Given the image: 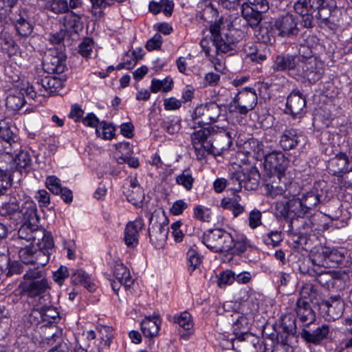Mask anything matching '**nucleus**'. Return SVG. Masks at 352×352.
Here are the masks:
<instances>
[{
  "mask_svg": "<svg viewBox=\"0 0 352 352\" xmlns=\"http://www.w3.org/2000/svg\"><path fill=\"white\" fill-rule=\"evenodd\" d=\"M279 181V185L272 184L271 188H269L268 193L272 197H276L278 195H282L285 193L287 190V186L291 184L290 179L286 176L282 177V180Z\"/></svg>",
  "mask_w": 352,
  "mask_h": 352,
  "instance_id": "nucleus-51",
  "label": "nucleus"
},
{
  "mask_svg": "<svg viewBox=\"0 0 352 352\" xmlns=\"http://www.w3.org/2000/svg\"><path fill=\"white\" fill-rule=\"evenodd\" d=\"M19 213L22 214L24 223H28L32 226L38 223L39 218L37 214L36 204L30 200L24 202L22 208H20Z\"/></svg>",
  "mask_w": 352,
  "mask_h": 352,
  "instance_id": "nucleus-36",
  "label": "nucleus"
},
{
  "mask_svg": "<svg viewBox=\"0 0 352 352\" xmlns=\"http://www.w3.org/2000/svg\"><path fill=\"white\" fill-rule=\"evenodd\" d=\"M223 23V18L221 17L218 21H216L210 27V32L211 34V38L210 39L204 38L201 41V46L204 50L206 55H210L211 52V46L210 43L212 40H214L217 37H219L222 34L221 33V25Z\"/></svg>",
  "mask_w": 352,
  "mask_h": 352,
  "instance_id": "nucleus-42",
  "label": "nucleus"
},
{
  "mask_svg": "<svg viewBox=\"0 0 352 352\" xmlns=\"http://www.w3.org/2000/svg\"><path fill=\"white\" fill-rule=\"evenodd\" d=\"M232 341V348L237 352H259L262 349L258 339L247 333L236 334Z\"/></svg>",
  "mask_w": 352,
  "mask_h": 352,
  "instance_id": "nucleus-16",
  "label": "nucleus"
},
{
  "mask_svg": "<svg viewBox=\"0 0 352 352\" xmlns=\"http://www.w3.org/2000/svg\"><path fill=\"white\" fill-rule=\"evenodd\" d=\"M214 131L212 126H208L195 131L191 135L192 146L195 151H202L203 155L204 151L208 153L212 151L211 140H208V138Z\"/></svg>",
  "mask_w": 352,
  "mask_h": 352,
  "instance_id": "nucleus-21",
  "label": "nucleus"
},
{
  "mask_svg": "<svg viewBox=\"0 0 352 352\" xmlns=\"http://www.w3.org/2000/svg\"><path fill=\"white\" fill-rule=\"evenodd\" d=\"M202 263V257L196 248H190L186 253V265L188 272L191 274L199 268Z\"/></svg>",
  "mask_w": 352,
  "mask_h": 352,
  "instance_id": "nucleus-43",
  "label": "nucleus"
},
{
  "mask_svg": "<svg viewBox=\"0 0 352 352\" xmlns=\"http://www.w3.org/2000/svg\"><path fill=\"white\" fill-rule=\"evenodd\" d=\"M233 246L230 249V252H228L229 254H236L243 253L246 250L247 241L245 239L241 238L240 239L235 240L232 237Z\"/></svg>",
  "mask_w": 352,
  "mask_h": 352,
  "instance_id": "nucleus-62",
  "label": "nucleus"
},
{
  "mask_svg": "<svg viewBox=\"0 0 352 352\" xmlns=\"http://www.w3.org/2000/svg\"><path fill=\"white\" fill-rule=\"evenodd\" d=\"M32 161L31 156L28 151H21L14 157L13 162L16 169L21 173L30 167Z\"/></svg>",
  "mask_w": 352,
  "mask_h": 352,
  "instance_id": "nucleus-47",
  "label": "nucleus"
},
{
  "mask_svg": "<svg viewBox=\"0 0 352 352\" xmlns=\"http://www.w3.org/2000/svg\"><path fill=\"white\" fill-rule=\"evenodd\" d=\"M292 228H295L300 236L310 235L314 231V223L310 219L299 217L292 219L290 222Z\"/></svg>",
  "mask_w": 352,
  "mask_h": 352,
  "instance_id": "nucleus-37",
  "label": "nucleus"
},
{
  "mask_svg": "<svg viewBox=\"0 0 352 352\" xmlns=\"http://www.w3.org/2000/svg\"><path fill=\"white\" fill-rule=\"evenodd\" d=\"M15 28L18 34L22 37L30 36L33 30L32 25L23 17H20L16 20Z\"/></svg>",
  "mask_w": 352,
  "mask_h": 352,
  "instance_id": "nucleus-54",
  "label": "nucleus"
},
{
  "mask_svg": "<svg viewBox=\"0 0 352 352\" xmlns=\"http://www.w3.org/2000/svg\"><path fill=\"white\" fill-rule=\"evenodd\" d=\"M264 166L271 172H274L278 180L285 175L287 167V160L284 154L280 151L268 152L264 156Z\"/></svg>",
  "mask_w": 352,
  "mask_h": 352,
  "instance_id": "nucleus-11",
  "label": "nucleus"
},
{
  "mask_svg": "<svg viewBox=\"0 0 352 352\" xmlns=\"http://www.w3.org/2000/svg\"><path fill=\"white\" fill-rule=\"evenodd\" d=\"M257 95L253 88L245 87L239 91L230 104V111L246 115L257 104Z\"/></svg>",
  "mask_w": 352,
  "mask_h": 352,
  "instance_id": "nucleus-5",
  "label": "nucleus"
},
{
  "mask_svg": "<svg viewBox=\"0 0 352 352\" xmlns=\"http://www.w3.org/2000/svg\"><path fill=\"white\" fill-rule=\"evenodd\" d=\"M168 225L165 221L160 222L155 220L153 216H151L148 234L151 242L155 248H160L164 245L168 238Z\"/></svg>",
  "mask_w": 352,
  "mask_h": 352,
  "instance_id": "nucleus-17",
  "label": "nucleus"
},
{
  "mask_svg": "<svg viewBox=\"0 0 352 352\" xmlns=\"http://www.w3.org/2000/svg\"><path fill=\"white\" fill-rule=\"evenodd\" d=\"M330 334V327L323 324L313 331L303 329L300 333L301 338L307 342L314 345L320 344L324 340L329 338Z\"/></svg>",
  "mask_w": 352,
  "mask_h": 352,
  "instance_id": "nucleus-25",
  "label": "nucleus"
},
{
  "mask_svg": "<svg viewBox=\"0 0 352 352\" xmlns=\"http://www.w3.org/2000/svg\"><path fill=\"white\" fill-rule=\"evenodd\" d=\"M344 258L342 248H320L311 257V264L317 267H331L341 263Z\"/></svg>",
  "mask_w": 352,
  "mask_h": 352,
  "instance_id": "nucleus-4",
  "label": "nucleus"
},
{
  "mask_svg": "<svg viewBox=\"0 0 352 352\" xmlns=\"http://www.w3.org/2000/svg\"><path fill=\"white\" fill-rule=\"evenodd\" d=\"M143 219L137 218L133 221H129L125 226L124 241L129 248L135 247L139 242V233L144 228Z\"/></svg>",
  "mask_w": 352,
  "mask_h": 352,
  "instance_id": "nucleus-23",
  "label": "nucleus"
},
{
  "mask_svg": "<svg viewBox=\"0 0 352 352\" xmlns=\"http://www.w3.org/2000/svg\"><path fill=\"white\" fill-rule=\"evenodd\" d=\"M38 249L33 246L25 245L19 248V255L21 261L25 264L35 265L37 267L45 266L50 261L54 248V240L52 235H48L43 241L36 243Z\"/></svg>",
  "mask_w": 352,
  "mask_h": 352,
  "instance_id": "nucleus-1",
  "label": "nucleus"
},
{
  "mask_svg": "<svg viewBox=\"0 0 352 352\" xmlns=\"http://www.w3.org/2000/svg\"><path fill=\"white\" fill-rule=\"evenodd\" d=\"M221 113V107L216 102H210L196 107L192 118L199 124H210L218 120Z\"/></svg>",
  "mask_w": 352,
  "mask_h": 352,
  "instance_id": "nucleus-7",
  "label": "nucleus"
},
{
  "mask_svg": "<svg viewBox=\"0 0 352 352\" xmlns=\"http://www.w3.org/2000/svg\"><path fill=\"white\" fill-rule=\"evenodd\" d=\"M236 34L235 30H228L214 40L211 41V47H214L217 54L220 52L228 53L236 50V45L239 41V37L236 36Z\"/></svg>",
  "mask_w": 352,
  "mask_h": 352,
  "instance_id": "nucleus-19",
  "label": "nucleus"
},
{
  "mask_svg": "<svg viewBox=\"0 0 352 352\" xmlns=\"http://www.w3.org/2000/svg\"><path fill=\"white\" fill-rule=\"evenodd\" d=\"M51 233L46 232L44 229L40 228L38 224L32 226L28 223H23L18 231L19 243L23 244V241L30 243V246L33 243L43 241Z\"/></svg>",
  "mask_w": 352,
  "mask_h": 352,
  "instance_id": "nucleus-12",
  "label": "nucleus"
},
{
  "mask_svg": "<svg viewBox=\"0 0 352 352\" xmlns=\"http://www.w3.org/2000/svg\"><path fill=\"white\" fill-rule=\"evenodd\" d=\"M243 175L242 182L243 188L248 190H252L257 188L259 184L260 173L254 166L243 168L241 170Z\"/></svg>",
  "mask_w": 352,
  "mask_h": 352,
  "instance_id": "nucleus-31",
  "label": "nucleus"
},
{
  "mask_svg": "<svg viewBox=\"0 0 352 352\" xmlns=\"http://www.w3.org/2000/svg\"><path fill=\"white\" fill-rule=\"evenodd\" d=\"M221 76L219 74H215L214 72H208L206 74L204 81H203V87H214L217 86L220 81Z\"/></svg>",
  "mask_w": 352,
  "mask_h": 352,
  "instance_id": "nucleus-63",
  "label": "nucleus"
},
{
  "mask_svg": "<svg viewBox=\"0 0 352 352\" xmlns=\"http://www.w3.org/2000/svg\"><path fill=\"white\" fill-rule=\"evenodd\" d=\"M28 89L27 96L34 99L37 94L48 97L55 94L63 87V81L57 77L46 76L41 77L38 76L34 78L32 82Z\"/></svg>",
  "mask_w": 352,
  "mask_h": 352,
  "instance_id": "nucleus-3",
  "label": "nucleus"
},
{
  "mask_svg": "<svg viewBox=\"0 0 352 352\" xmlns=\"http://www.w3.org/2000/svg\"><path fill=\"white\" fill-rule=\"evenodd\" d=\"M46 8L55 14L66 13L69 11L66 0H52L46 4Z\"/></svg>",
  "mask_w": 352,
  "mask_h": 352,
  "instance_id": "nucleus-56",
  "label": "nucleus"
},
{
  "mask_svg": "<svg viewBox=\"0 0 352 352\" xmlns=\"http://www.w3.org/2000/svg\"><path fill=\"white\" fill-rule=\"evenodd\" d=\"M307 141V138L296 129H285L280 136V146L285 151H289L298 147H303Z\"/></svg>",
  "mask_w": 352,
  "mask_h": 352,
  "instance_id": "nucleus-20",
  "label": "nucleus"
},
{
  "mask_svg": "<svg viewBox=\"0 0 352 352\" xmlns=\"http://www.w3.org/2000/svg\"><path fill=\"white\" fill-rule=\"evenodd\" d=\"M323 267H317L312 265L307 270V273L316 278L321 286L330 289L342 287L343 280L342 274L336 271H325Z\"/></svg>",
  "mask_w": 352,
  "mask_h": 352,
  "instance_id": "nucleus-6",
  "label": "nucleus"
},
{
  "mask_svg": "<svg viewBox=\"0 0 352 352\" xmlns=\"http://www.w3.org/2000/svg\"><path fill=\"white\" fill-rule=\"evenodd\" d=\"M327 168L331 175L342 177L346 173H351L352 177V160H350L344 153H340L331 158L327 162ZM349 184L352 185V179Z\"/></svg>",
  "mask_w": 352,
  "mask_h": 352,
  "instance_id": "nucleus-13",
  "label": "nucleus"
},
{
  "mask_svg": "<svg viewBox=\"0 0 352 352\" xmlns=\"http://www.w3.org/2000/svg\"><path fill=\"white\" fill-rule=\"evenodd\" d=\"M322 66L321 61L315 57L301 59L298 65V74L310 83L318 81L322 76Z\"/></svg>",
  "mask_w": 352,
  "mask_h": 352,
  "instance_id": "nucleus-8",
  "label": "nucleus"
},
{
  "mask_svg": "<svg viewBox=\"0 0 352 352\" xmlns=\"http://www.w3.org/2000/svg\"><path fill=\"white\" fill-rule=\"evenodd\" d=\"M202 243L215 253L228 254L233 246L232 234L221 228L206 231L202 236Z\"/></svg>",
  "mask_w": 352,
  "mask_h": 352,
  "instance_id": "nucleus-2",
  "label": "nucleus"
},
{
  "mask_svg": "<svg viewBox=\"0 0 352 352\" xmlns=\"http://www.w3.org/2000/svg\"><path fill=\"white\" fill-rule=\"evenodd\" d=\"M193 217L202 222H210L212 219V211L208 208L197 205L193 209Z\"/></svg>",
  "mask_w": 352,
  "mask_h": 352,
  "instance_id": "nucleus-55",
  "label": "nucleus"
},
{
  "mask_svg": "<svg viewBox=\"0 0 352 352\" xmlns=\"http://www.w3.org/2000/svg\"><path fill=\"white\" fill-rule=\"evenodd\" d=\"M243 149L246 153L258 160L263 159L269 150L262 142L256 138H250L245 142Z\"/></svg>",
  "mask_w": 352,
  "mask_h": 352,
  "instance_id": "nucleus-30",
  "label": "nucleus"
},
{
  "mask_svg": "<svg viewBox=\"0 0 352 352\" xmlns=\"http://www.w3.org/2000/svg\"><path fill=\"white\" fill-rule=\"evenodd\" d=\"M242 177L243 175L241 173V170H237L230 174L227 184L229 190H230L234 195L241 191L242 188H243Z\"/></svg>",
  "mask_w": 352,
  "mask_h": 352,
  "instance_id": "nucleus-49",
  "label": "nucleus"
},
{
  "mask_svg": "<svg viewBox=\"0 0 352 352\" xmlns=\"http://www.w3.org/2000/svg\"><path fill=\"white\" fill-rule=\"evenodd\" d=\"M212 145V151L209 153L223 151L228 149L232 144L231 137L228 133L222 131L216 134L215 137L211 140Z\"/></svg>",
  "mask_w": 352,
  "mask_h": 352,
  "instance_id": "nucleus-38",
  "label": "nucleus"
},
{
  "mask_svg": "<svg viewBox=\"0 0 352 352\" xmlns=\"http://www.w3.org/2000/svg\"><path fill=\"white\" fill-rule=\"evenodd\" d=\"M298 17L291 13L279 16L274 21V28L277 35L281 37H291L298 34Z\"/></svg>",
  "mask_w": 352,
  "mask_h": 352,
  "instance_id": "nucleus-10",
  "label": "nucleus"
},
{
  "mask_svg": "<svg viewBox=\"0 0 352 352\" xmlns=\"http://www.w3.org/2000/svg\"><path fill=\"white\" fill-rule=\"evenodd\" d=\"M299 60V58L293 55L279 54L274 58L272 69L274 72H283L294 69L298 70Z\"/></svg>",
  "mask_w": 352,
  "mask_h": 352,
  "instance_id": "nucleus-29",
  "label": "nucleus"
},
{
  "mask_svg": "<svg viewBox=\"0 0 352 352\" xmlns=\"http://www.w3.org/2000/svg\"><path fill=\"white\" fill-rule=\"evenodd\" d=\"M169 321L177 324L185 330H190L193 328L194 322L191 315L188 311H183L175 314L174 316H168Z\"/></svg>",
  "mask_w": 352,
  "mask_h": 352,
  "instance_id": "nucleus-44",
  "label": "nucleus"
},
{
  "mask_svg": "<svg viewBox=\"0 0 352 352\" xmlns=\"http://www.w3.org/2000/svg\"><path fill=\"white\" fill-rule=\"evenodd\" d=\"M241 13L243 17L251 27L258 25L261 21L262 14L258 10L250 8L249 3H243L241 5Z\"/></svg>",
  "mask_w": 352,
  "mask_h": 352,
  "instance_id": "nucleus-41",
  "label": "nucleus"
},
{
  "mask_svg": "<svg viewBox=\"0 0 352 352\" xmlns=\"http://www.w3.org/2000/svg\"><path fill=\"white\" fill-rule=\"evenodd\" d=\"M235 280V274L230 270L224 271L217 276V285L220 287L231 285Z\"/></svg>",
  "mask_w": 352,
  "mask_h": 352,
  "instance_id": "nucleus-58",
  "label": "nucleus"
},
{
  "mask_svg": "<svg viewBox=\"0 0 352 352\" xmlns=\"http://www.w3.org/2000/svg\"><path fill=\"white\" fill-rule=\"evenodd\" d=\"M276 210L280 217L292 219L307 214L299 196L277 202Z\"/></svg>",
  "mask_w": 352,
  "mask_h": 352,
  "instance_id": "nucleus-9",
  "label": "nucleus"
},
{
  "mask_svg": "<svg viewBox=\"0 0 352 352\" xmlns=\"http://www.w3.org/2000/svg\"><path fill=\"white\" fill-rule=\"evenodd\" d=\"M45 185L48 190L54 195H58L63 188L60 185V180L54 175L46 178Z\"/></svg>",
  "mask_w": 352,
  "mask_h": 352,
  "instance_id": "nucleus-60",
  "label": "nucleus"
},
{
  "mask_svg": "<svg viewBox=\"0 0 352 352\" xmlns=\"http://www.w3.org/2000/svg\"><path fill=\"white\" fill-rule=\"evenodd\" d=\"M321 311L324 312V317L327 320H335L339 318L342 314L343 302L338 297L331 298L327 300H322L319 303Z\"/></svg>",
  "mask_w": 352,
  "mask_h": 352,
  "instance_id": "nucleus-24",
  "label": "nucleus"
},
{
  "mask_svg": "<svg viewBox=\"0 0 352 352\" xmlns=\"http://www.w3.org/2000/svg\"><path fill=\"white\" fill-rule=\"evenodd\" d=\"M35 302L34 309L41 312L46 307H49L51 305V296L48 292L43 293L42 295L36 296L35 299H32Z\"/></svg>",
  "mask_w": 352,
  "mask_h": 352,
  "instance_id": "nucleus-57",
  "label": "nucleus"
},
{
  "mask_svg": "<svg viewBox=\"0 0 352 352\" xmlns=\"http://www.w3.org/2000/svg\"><path fill=\"white\" fill-rule=\"evenodd\" d=\"M161 320L157 315L146 317L141 323V330L144 336L153 338L156 336L160 331Z\"/></svg>",
  "mask_w": 352,
  "mask_h": 352,
  "instance_id": "nucleus-33",
  "label": "nucleus"
},
{
  "mask_svg": "<svg viewBox=\"0 0 352 352\" xmlns=\"http://www.w3.org/2000/svg\"><path fill=\"white\" fill-rule=\"evenodd\" d=\"M299 197L307 213L309 214L321 202L322 194L316 186H314L309 191L299 195Z\"/></svg>",
  "mask_w": 352,
  "mask_h": 352,
  "instance_id": "nucleus-32",
  "label": "nucleus"
},
{
  "mask_svg": "<svg viewBox=\"0 0 352 352\" xmlns=\"http://www.w3.org/2000/svg\"><path fill=\"white\" fill-rule=\"evenodd\" d=\"M173 8L174 3L170 0L151 1L148 5V10L152 14H157L160 12H163L167 16L172 14Z\"/></svg>",
  "mask_w": 352,
  "mask_h": 352,
  "instance_id": "nucleus-40",
  "label": "nucleus"
},
{
  "mask_svg": "<svg viewBox=\"0 0 352 352\" xmlns=\"http://www.w3.org/2000/svg\"><path fill=\"white\" fill-rule=\"evenodd\" d=\"M271 25H261L256 34L257 38L262 43L272 44L275 42L277 33Z\"/></svg>",
  "mask_w": 352,
  "mask_h": 352,
  "instance_id": "nucleus-45",
  "label": "nucleus"
},
{
  "mask_svg": "<svg viewBox=\"0 0 352 352\" xmlns=\"http://www.w3.org/2000/svg\"><path fill=\"white\" fill-rule=\"evenodd\" d=\"M30 87L29 82H22L11 89L6 97L7 108L12 111H18L27 102V99L32 100L27 96V90Z\"/></svg>",
  "mask_w": 352,
  "mask_h": 352,
  "instance_id": "nucleus-15",
  "label": "nucleus"
},
{
  "mask_svg": "<svg viewBox=\"0 0 352 352\" xmlns=\"http://www.w3.org/2000/svg\"><path fill=\"white\" fill-rule=\"evenodd\" d=\"M23 278L25 281H32V280H39L42 278H47L45 272L43 270H39V267L30 268L26 271L23 275Z\"/></svg>",
  "mask_w": 352,
  "mask_h": 352,
  "instance_id": "nucleus-59",
  "label": "nucleus"
},
{
  "mask_svg": "<svg viewBox=\"0 0 352 352\" xmlns=\"http://www.w3.org/2000/svg\"><path fill=\"white\" fill-rule=\"evenodd\" d=\"M115 127L112 124L102 121L100 122L99 126L96 127V133L98 137L103 140H109L115 137Z\"/></svg>",
  "mask_w": 352,
  "mask_h": 352,
  "instance_id": "nucleus-50",
  "label": "nucleus"
},
{
  "mask_svg": "<svg viewBox=\"0 0 352 352\" xmlns=\"http://www.w3.org/2000/svg\"><path fill=\"white\" fill-rule=\"evenodd\" d=\"M20 206L15 197H12L10 201L2 204L0 212L3 216L12 217L16 213H19Z\"/></svg>",
  "mask_w": 352,
  "mask_h": 352,
  "instance_id": "nucleus-52",
  "label": "nucleus"
},
{
  "mask_svg": "<svg viewBox=\"0 0 352 352\" xmlns=\"http://www.w3.org/2000/svg\"><path fill=\"white\" fill-rule=\"evenodd\" d=\"M71 281L74 285H82L90 292H93L96 289L89 275L82 270H76L72 272Z\"/></svg>",
  "mask_w": 352,
  "mask_h": 352,
  "instance_id": "nucleus-39",
  "label": "nucleus"
},
{
  "mask_svg": "<svg viewBox=\"0 0 352 352\" xmlns=\"http://www.w3.org/2000/svg\"><path fill=\"white\" fill-rule=\"evenodd\" d=\"M43 336L41 338V344L42 346L45 345L50 346L54 344H59V343H65L63 340V332L56 327H45L43 330Z\"/></svg>",
  "mask_w": 352,
  "mask_h": 352,
  "instance_id": "nucleus-34",
  "label": "nucleus"
},
{
  "mask_svg": "<svg viewBox=\"0 0 352 352\" xmlns=\"http://www.w3.org/2000/svg\"><path fill=\"white\" fill-rule=\"evenodd\" d=\"M286 108L294 117H301L306 111V100L299 91H293L287 98Z\"/></svg>",
  "mask_w": 352,
  "mask_h": 352,
  "instance_id": "nucleus-22",
  "label": "nucleus"
},
{
  "mask_svg": "<svg viewBox=\"0 0 352 352\" xmlns=\"http://www.w3.org/2000/svg\"><path fill=\"white\" fill-rule=\"evenodd\" d=\"M263 241L267 245L276 246L282 241L281 233L278 231L270 232L263 236Z\"/></svg>",
  "mask_w": 352,
  "mask_h": 352,
  "instance_id": "nucleus-61",
  "label": "nucleus"
},
{
  "mask_svg": "<svg viewBox=\"0 0 352 352\" xmlns=\"http://www.w3.org/2000/svg\"><path fill=\"white\" fill-rule=\"evenodd\" d=\"M313 9L318 10L316 17L321 28L330 30H334L337 28L338 20L333 14L335 11L328 6L327 4L322 6L318 8Z\"/></svg>",
  "mask_w": 352,
  "mask_h": 352,
  "instance_id": "nucleus-26",
  "label": "nucleus"
},
{
  "mask_svg": "<svg viewBox=\"0 0 352 352\" xmlns=\"http://www.w3.org/2000/svg\"><path fill=\"white\" fill-rule=\"evenodd\" d=\"M65 61V56L62 52L50 49L43 57V69L49 74H61L66 68Z\"/></svg>",
  "mask_w": 352,
  "mask_h": 352,
  "instance_id": "nucleus-14",
  "label": "nucleus"
},
{
  "mask_svg": "<svg viewBox=\"0 0 352 352\" xmlns=\"http://www.w3.org/2000/svg\"><path fill=\"white\" fill-rule=\"evenodd\" d=\"M21 295H26L28 298L35 299L36 296L50 289L47 278L23 281L19 285Z\"/></svg>",
  "mask_w": 352,
  "mask_h": 352,
  "instance_id": "nucleus-18",
  "label": "nucleus"
},
{
  "mask_svg": "<svg viewBox=\"0 0 352 352\" xmlns=\"http://www.w3.org/2000/svg\"><path fill=\"white\" fill-rule=\"evenodd\" d=\"M239 195L234 196L233 198H224L221 201V206L232 211L234 216L237 217L244 210L243 206L239 203Z\"/></svg>",
  "mask_w": 352,
  "mask_h": 352,
  "instance_id": "nucleus-46",
  "label": "nucleus"
},
{
  "mask_svg": "<svg viewBox=\"0 0 352 352\" xmlns=\"http://www.w3.org/2000/svg\"><path fill=\"white\" fill-rule=\"evenodd\" d=\"M296 305V316L303 326L308 327L315 322V311L307 301L298 299Z\"/></svg>",
  "mask_w": 352,
  "mask_h": 352,
  "instance_id": "nucleus-28",
  "label": "nucleus"
},
{
  "mask_svg": "<svg viewBox=\"0 0 352 352\" xmlns=\"http://www.w3.org/2000/svg\"><path fill=\"white\" fill-rule=\"evenodd\" d=\"M113 272L118 281L125 288H129L133 284V280L129 269L120 261L114 262Z\"/></svg>",
  "mask_w": 352,
  "mask_h": 352,
  "instance_id": "nucleus-35",
  "label": "nucleus"
},
{
  "mask_svg": "<svg viewBox=\"0 0 352 352\" xmlns=\"http://www.w3.org/2000/svg\"><path fill=\"white\" fill-rule=\"evenodd\" d=\"M126 181L129 184L128 187H124V193L129 202L134 206H138L144 199L143 190L138 184L135 177H129Z\"/></svg>",
  "mask_w": 352,
  "mask_h": 352,
  "instance_id": "nucleus-27",
  "label": "nucleus"
},
{
  "mask_svg": "<svg viewBox=\"0 0 352 352\" xmlns=\"http://www.w3.org/2000/svg\"><path fill=\"white\" fill-rule=\"evenodd\" d=\"M318 296V292L313 284L306 283L302 285L300 290V298L299 299L309 298L311 302H314V300H316Z\"/></svg>",
  "mask_w": 352,
  "mask_h": 352,
  "instance_id": "nucleus-53",
  "label": "nucleus"
},
{
  "mask_svg": "<svg viewBox=\"0 0 352 352\" xmlns=\"http://www.w3.org/2000/svg\"><path fill=\"white\" fill-rule=\"evenodd\" d=\"M98 332L100 336L101 340L104 342V344L109 346L111 343L112 339L111 327L107 326H102L98 329Z\"/></svg>",
  "mask_w": 352,
  "mask_h": 352,
  "instance_id": "nucleus-64",
  "label": "nucleus"
},
{
  "mask_svg": "<svg viewBox=\"0 0 352 352\" xmlns=\"http://www.w3.org/2000/svg\"><path fill=\"white\" fill-rule=\"evenodd\" d=\"M175 182L177 184L183 186L187 191H190L193 187L195 178L192 177L190 169L187 168L176 177Z\"/></svg>",
  "mask_w": 352,
  "mask_h": 352,
  "instance_id": "nucleus-48",
  "label": "nucleus"
}]
</instances>
